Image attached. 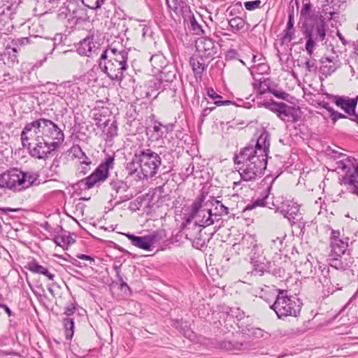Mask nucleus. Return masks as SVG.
Wrapping results in <instances>:
<instances>
[{"mask_svg":"<svg viewBox=\"0 0 358 358\" xmlns=\"http://www.w3.org/2000/svg\"><path fill=\"white\" fill-rule=\"evenodd\" d=\"M150 62L153 69L155 70V73L163 75L166 73V69L168 66L164 55L162 54L154 55L150 57Z\"/></svg>","mask_w":358,"mask_h":358,"instance_id":"b1692460","label":"nucleus"},{"mask_svg":"<svg viewBox=\"0 0 358 358\" xmlns=\"http://www.w3.org/2000/svg\"><path fill=\"white\" fill-rule=\"evenodd\" d=\"M262 2L260 0L249 1L244 3V6L248 10H254L259 8Z\"/></svg>","mask_w":358,"mask_h":358,"instance_id":"e2e57ef3","label":"nucleus"},{"mask_svg":"<svg viewBox=\"0 0 358 358\" xmlns=\"http://www.w3.org/2000/svg\"><path fill=\"white\" fill-rule=\"evenodd\" d=\"M277 292L275 300L270 308L275 311L278 317L281 319L287 316L297 317L301 308L299 299L289 297L287 290L278 289Z\"/></svg>","mask_w":358,"mask_h":358,"instance_id":"423d86ee","label":"nucleus"},{"mask_svg":"<svg viewBox=\"0 0 358 358\" xmlns=\"http://www.w3.org/2000/svg\"><path fill=\"white\" fill-rule=\"evenodd\" d=\"M76 306L77 304L76 301L67 303L64 311V314L68 316L67 317H69L74 314L76 309Z\"/></svg>","mask_w":358,"mask_h":358,"instance_id":"69168bd1","label":"nucleus"},{"mask_svg":"<svg viewBox=\"0 0 358 358\" xmlns=\"http://www.w3.org/2000/svg\"><path fill=\"white\" fill-rule=\"evenodd\" d=\"M206 197V194H205L204 192H203L196 199V200L194 201L191 206V213H192L193 215H197V214L199 213Z\"/></svg>","mask_w":358,"mask_h":358,"instance_id":"58836bf2","label":"nucleus"},{"mask_svg":"<svg viewBox=\"0 0 358 358\" xmlns=\"http://www.w3.org/2000/svg\"><path fill=\"white\" fill-rule=\"evenodd\" d=\"M306 69L308 72H315L317 69V62L314 59L308 58L305 62Z\"/></svg>","mask_w":358,"mask_h":358,"instance_id":"13d9d810","label":"nucleus"},{"mask_svg":"<svg viewBox=\"0 0 358 358\" xmlns=\"http://www.w3.org/2000/svg\"><path fill=\"white\" fill-rule=\"evenodd\" d=\"M218 345L220 348L229 351L245 350L249 347L247 342H233L227 340L220 341Z\"/></svg>","mask_w":358,"mask_h":358,"instance_id":"bb28decb","label":"nucleus"},{"mask_svg":"<svg viewBox=\"0 0 358 358\" xmlns=\"http://www.w3.org/2000/svg\"><path fill=\"white\" fill-rule=\"evenodd\" d=\"M242 333L252 338L267 339L270 337V334L268 332L260 328L253 327H246L242 329Z\"/></svg>","mask_w":358,"mask_h":358,"instance_id":"c756f323","label":"nucleus"},{"mask_svg":"<svg viewBox=\"0 0 358 358\" xmlns=\"http://www.w3.org/2000/svg\"><path fill=\"white\" fill-rule=\"evenodd\" d=\"M227 22L229 27V30L234 34H237L244 32L246 30L245 27L247 24V21L241 17L227 18Z\"/></svg>","mask_w":358,"mask_h":358,"instance_id":"a878e982","label":"nucleus"},{"mask_svg":"<svg viewBox=\"0 0 358 358\" xmlns=\"http://www.w3.org/2000/svg\"><path fill=\"white\" fill-rule=\"evenodd\" d=\"M243 249L249 257L252 265L251 273L262 276L267 269H269L271 262L266 261L260 245L252 236L245 237L242 241Z\"/></svg>","mask_w":358,"mask_h":358,"instance_id":"20e7f679","label":"nucleus"},{"mask_svg":"<svg viewBox=\"0 0 358 358\" xmlns=\"http://www.w3.org/2000/svg\"><path fill=\"white\" fill-rule=\"evenodd\" d=\"M270 93L273 94L276 98L288 101L289 94L282 90H277L272 85Z\"/></svg>","mask_w":358,"mask_h":358,"instance_id":"5fc2aeb1","label":"nucleus"},{"mask_svg":"<svg viewBox=\"0 0 358 358\" xmlns=\"http://www.w3.org/2000/svg\"><path fill=\"white\" fill-rule=\"evenodd\" d=\"M278 210L289 220L292 225L296 223L300 215L299 206L292 201H287L280 209Z\"/></svg>","mask_w":358,"mask_h":358,"instance_id":"6ab92c4d","label":"nucleus"},{"mask_svg":"<svg viewBox=\"0 0 358 358\" xmlns=\"http://www.w3.org/2000/svg\"><path fill=\"white\" fill-rule=\"evenodd\" d=\"M71 153L75 158L80 160V163L83 165L89 166L92 164V161L85 155V153L83 151L79 145H73L71 148Z\"/></svg>","mask_w":358,"mask_h":358,"instance_id":"72a5a7b5","label":"nucleus"},{"mask_svg":"<svg viewBox=\"0 0 358 358\" xmlns=\"http://www.w3.org/2000/svg\"><path fill=\"white\" fill-rule=\"evenodd\" d=\"M206 94L208 97L213 99L214 101V103L218 106H229L234 103V102L230 100L222 101V96L217 94L211 87L206 89Z\"/></svg>","mask_w":358,"mask_h":358,"instance_id":"f704fd0d","label":"nucleus"},{"mask_svg":"<svg viewBox=\"0 0 358 358\" xmlns=\"http://www.w3.org/2000/svg\"><path fill=\"white\" fill-rule=\"evenodd\" d=\"M190 24L192 30L195 31L196 34H199V32H203V31L201 29V26L197 22L194 16L190 19Z\"/></svg>","mask_w":358,"mask_h":358,"instance_id":"774afa93","label":"nucleus"},{"mask_svg":"<svg viewBox=\"0 0 358 358\" xmlns=\"http://www.w3.org/2000/svg\"><path fill=\"white\" fill-rule=\"evenodd\" d=\"M320 62L321 64L320 73L326 78L334 73L341 66L338 56H323L320 59Z\"/></svg>","mask_w":358,"mask_h":358,"instance_id":"f3484780","label":"nucleus"},{"mask_svg":"<svg viewBox=\"0 0 358 358\" xmlns=\"http://www.w3.org/2000/svg\"><path fill=\"white\" fill-rule=\"evenodd\" d=\"M345 274L336 270L330 271L329 267H324L321 270V274L318 280L322 286L326 289L328 293H334L342 288V278Z\"/></svg>","mask_w":358,"mask_h":358,"instance_id":"1a4fd4ad","label":"nucleus"},{"mask_svg":"<svg viewBox=\"0 0 358 358\" xmlns=\"http://www.w3.org/2000/svg\"><path fill=\"white\" fill-rule=\"evenodd\" d=\"M134 159L139 163L140 166L139 180L154 177L162 164L159 155L150 148L137 150L134 154Z\"/></svg>","mask_w":358,"mask_h":358,"instance_id":"39448f33","label":"nucleus"},{"mask_svg":"<svg viewBox=\"0 0 358 358\" xmlns=\"http://www.w3.org/2000/svg\"><path fill=\"white\" fill-rule=\"evenodd\" d=\"M256 140L255 144H249L243 149H249L255 151V154L268 159V154L270 148V134L265 129L261 130Z\"/></svg>","mask_w":358,"mask_h":358,"instance_id":"ddd939ff","label":"nucleus"},{"mask_svg":"<svg viewBox=\"0 0 358 358\" xmlns=\"http://www.w3.org/2000/svg\"><path fill=\"white\" fill-rule=\"evenodd\" d=\"M329 264L336 271H345L352 267L354 264V258L349 252L338 256L329 255Z\"/></svg>","mask_w":358,"mask_h":358,"instance_id":"2eb2a0df","label":"nucleus"},{"mask_svg":"<svg viewBox=\"0 0 358 358\" xmlns=\"http://www.w3.org/2000/svg\"><path fill=\"white\" fill-rule=\"evenodd\" d=\"M90 44V37L84 38L79 43L78 47L77 48V52L79 55L89 57L87 52L89 45Z\"/></svg>","mask_w":358,"mask_h":358,"instance_id":"49530a36","label":"nucleus"},{"mask_svg":"<svg viewBox=\"0 0 358 358\" xmlns=\"http://www.w3.org/2000/svg\"><path fill=\"white\" fill-rule=\"evenodd\" d=\"M187 239H189L192 243V246L196 249H201L205 245V241L201 238V235L199 234V237L193 238L192 236L189 234V233L184 231Z\"/></svg>","mask_w":358,"mask_h":358,"instance_id":"de8ad7c7","label":"nucleus"},{"mask_svg":"<svg viewBox=\"0 0 358 358\" xmlns=\"http://www.w3.org/2000/svg\"><path fill=\"white\" fill-rule=\"evenodd\" d=\"M271 185H268L266 189L264 190L263 197L261 199H257L253 201H252L250 203L248 204L244 210L243 212H245L247 210H251L252 209L260 206H267L269 208H272V206H270V203L268 201L269 199V194L271 189Z\"/></svg>","mask_w":358,"mask_h":358,"instance_id":"412c9836","label":"nucleus"},{"mask_svg":"<svg viewBox=\"0 0 358 358\" xmlns=\"http://www.w3.org/2000/svg\"><path fill=\"white\" fill-rule=\"evenodd\" d=\"M227 13L229 17H238V15H241L243 13V8L242 7V4L241 2H236V3L229 6L227 9Z\"/></svg>","mask_w":358,"mask_h":358,"instance_id":"79ce46f5","label":"nucleus"},{"mask_svg":"<svg viewBox=\"0 0 358 358\" xmlns=\"http://www.w3.org/2000/svg\"><path fill=\"white\" fill-rule=\"evenodd\" d=\"M306 50L309 55L310 57H311L313 54L314 48L315 45L316 41L311 38V36H306Z\"/></svg>","mask_w":358,"mask_h":358,"instance_id":"4d7b16f0","label":"nucleus"},{"mask_svg":"<svg viewBox=\"0 0 358 358\" xmlns=\"http://www.w3.org/2000/svg\"><path fill=\"white\" fill-rule=\"evenodd\" d=\"M244 312L236 309H230V311L227 313L226 315V322H234V319L236 318L238 320H241L244 317Z\"/></svg>","mask_w":358,"mask_h":358,"instance_id":"a18cd8bd","label":"nucleus"},{"mask_svg":"<svg viewBox=\"0 0 358 358\" xmlns=\"http://www.w3.org/2000/svg\"><path fill=\"white\" fill-rule=\"evenodd\" d=\"M234 162L238 166L241 178L245 181H252L264 174L267 158L256 155L252 149H241L238 154L234 155Z\"/></svg>","mask_w":358,"mask_h":358,"instance_id":"f257e3e1","label":"nucleus"},{"mask_svg":"<svg viewBox=\"0 0 358 358\" xmlns=\"http://www.w3.org/2000/svg\"><path fill=\"white\" fill-rule=\"evenodd\" d=\"M105 126H108V123L111 122L110 126L106 129V135L108 137L113 138L117 135V122L115 120H106L105 122Z\"/></svg>","mask_w":358,"mask_h":358,"instance_id":"c03bdc74","label":"nucleus"},{"mask_svg":"<svg viewBox=\"0 0 358 358\" xmlns=\"http://www.w3.org/2000/svg\"><path fill=\"white\" fill-rule=\"evenodd\" d=\"M64 327L65 330L66 338L71 340L74 333V322L72 318L66 317L63 320Z\"/></svg>","mask_w":358,"mask_h":358,"instance_id":"4c0bfd02","label":"nucleus"},{"mask_svg":"<svg viewBox=\"0 0 358 358\" xmlns=\"http://www.w3.org/2000/svg\"><path fill=\"white\" fill-rule=\"evenodd\" d=\"M114 156H108L103 162L99 164L96 169L83 182H85L86 189H91L94 186L104 182L109 176V170L114 167Z\"/></svg>","mask_w":358,"mask_h":358,"instance_id":"6e6552de","label":"nucleus"},{"mask_svg":"<svg viewBox=\"0 0 358 358\" xmlns=\"http://www.w3.org/2000/svg\"><path fill=\"white\" fill-rule=\"evenodd\" d=\"M110 187L112 190L115 192V199L117 197V194H122L127 192L129 188L127 182L117 178L110 180Z\"/></svg>","mask_w":358,"mask_h":358,"instance_id":"2f4dec72","label":"nucleus"},{"mask_svg":"<svg viewBox=\"0 0 358 358\" xmlns=\"http://www.w3.org/2000/svg\"><path fill=\"white\" fill-rule=\"evenodd\" d=\"M25 267L33 273L41 274L46 276L50 280H53L55 276V274L50 273L46 267L40 265L35 259L28 262Z\"/></svg>","mask_w":358,"mask_h":358,"instance_id":"4be33fe9","label":"nucleus"},{"mask_svg":"<svg viewBox=\"0 0 358 358\" xmlns=\"http://www.w3.org/2000/svg\"><path fill=\"white\" fill-rule=\"evenodd\" d=\"M286 236V234L282 233L280 236H277L275 238H273L271 241L272 247L275 248L279 251H281L285 248L284 241Z\"/></svg>","mask_w":358,"mask_h":358,"instance_id":"09e8293b","label":"nucleus"},{"mask_svg":"<svg viewBox=\"0 0 358 358\" xmlns=\"http://www.w3.org/2000/svg\"><path fill=\"white\" fill-rule=\"evenodd\" d=\"M22 171L17 168L10 169L0 174V188L14 192L23 190Z\"/></svg>","mask_w":358,"mask_h":358,"instance_id":"9d476101","label":"nucleus"},{"mask_svg":"<svg viewBox=\"0 0 358 358\" xmlns=\"http://www.w3.org/2000/svg\"><path fill=\"white\" fill-rule=\"evenodd\" d=\"M254 80L255 82L253 83V87L257 94H264L268 92H270L272 85L269 78H262L259 80L254 78Z\"/></svg>","mask_w":358,"mask_h":358,"instance_id":"7c9ffc66","label":"nucleus"},{"mask_svg":"<svg viewBox=\"0 0 358 358\" xmlns=\"http://www.w3.org/2000/svg\"><path fill=\"white\" fill-rule=\"evenodd\" d=\"M196 50L206 60L213 59L217 53V47L215 41L210 38H201L196 43Z\"/></svg>","mask_w":358,"mask_h":358,"instance_id":"4468645a","label":"nucleus"},{"mask_svg":"<svg viewBox=\"0 0 358 358\" xmlns=\"http://www.w3.org/2000/svg\"><path fill=\"white\" fill-rule=\"evenodd\" d=\"M211 204L215 206L214 216L215 217L221 216L222 215L229 214V208L225 206L220 201L215 199H212Z\"/></svg>","mask_w":358,"mask_h":358,"instance_id":"e433bc0d","label":"nucleus"},{"mask_svg":"<svg viewBox=\"0 0 358 358\" xmlns=\"http://www.w3.org/2000/svg\"><path fill=\"white\" fill-rule=\"evenodd\" d=\"M54 240L57 245L60 246L64 249L67 248L75 242V240L71 237V236L66 234V232L63 234L55 236Z\"/></svg>","mask_w":358,"mask_h":358,"instance_id":"c9c22d12","label":"nucleus"},{"mask_svg":"<svg viewBox=\"0 0 358 358\" xmlns=\"http://www.w3.org/2000/svg\"><path fill=\"white\" fill-rule=\"evenodd\" d=\"M259 106H263L266 108L275 113L277 116L284 122H296L299 120V108L288 106L284 102L264 101L259 103Z\"/></svg>","mask_w":358,"mask_h":358,"instance_id":"0eeeda50","label":"nucleus"},{"mask_svg":"<svg viewBox=\"0 0 358 358\" xmlns=\"http://www.w3.org/2000/svg\"><path fill=\"white\" fill-rule=\"evenodd\" d=\"M184 1L182 0H166V4L169 9L178 14L182 9Z\"/></svg>","mask_w":358,"mask_h":358,"instance_id":"a19ab883","label":"nucleus"},{"mask_svg":"<svg viewBox=\"0 0 358 358\" xmlns=\"http://www.w3.org/2000/svg\"><path fill=\"white\" fill-rule=\"evenodd\" d=\"M100 44L94 40V37H90V44L88 48L89 57L93 53H96V51L99 49Z\"/></svg>","mask_w":358,"mask_h":358,"instance_id":"0e129e2a","label":"nucleus"},{"mask_svg":"<svg viewBox=\"0 0 358 358\" xmlns=\"http://www.w3.org/2000/svg\"><path fill=\"white\" fill-rule=\"evenodd\" d=\"M99 66L101 71L105 73L110 80L121 82L124 78V72L128 69V64L118 62H110L108 59H100Z\"/></svg>","mask_w":358,"mask_h":358,"instance_id":"9b49d317","label":"nucleus"},{"mask_svg":"<svg viewBox=\"0 0 358 358\" xmlns=\"http://www.w3.org/2000/svg\"><path fill=\"white\" fill-rule=\"evenodd\" d=\"M25 129L23 128L20 139L24 148L29 150V155L38 159H46L52 157L59 149L58 143L42 140L38 135L31 136L25 134Z\"/></svg>","mask_w":358,"mask_h":358,"instance_id":"7ed1b4c3","label":"nucleus"},{"mask_svg":"<svg viewBox=\"0 0 358 358\" xmlns=\"http://www.w3.org/2000/svg\"><path fill=\"white\" fill-rule=\"evenodd\" d=\"M151 87H154L156 90L164 91L166 86L164 83V75L159 74V78L150 81Z\"/></svg>","mask_w":358,"mask_h":358,"instance_id":"603ef678","label":"nucleus"},{"mask_svg":"<svg viewBox=\"0 0 358 358\" xmlns=\"http://www.w3.org/2000/svg\"><path fill=\"white\" fill-rule=\"evenodd\" d=\"M150 246L155 243H159L167 238V234L165 229H159L148 235Z\"/></svg>","mask_w":358,"mask_h":358,"instance_id":"473e14b6","label":"nucleus"},{"mask_svg":"<svg viewBox=\"0 0 358 358\" xmlns=\"http://www.w3.org/2000/svg\"><path fill=\"white\" fill-rule=\"evenodd\" d=\"M100 59H108L110 62H118L121 63H127L128 51L125 49L122 43L119 41H115L110 44L107 48L103 50Z\"/></svg>","mask_w":358,"mask_h":358,"instance_id":"f8f14e48","label":"nucleus"},{"mask_svg":"<svg viewBox=\"0 0 358 358\" xmlns=\"http://www.w3.org/2000/svg\"><path fill=\"white\" fill-rule=\"evenodd\" d=\"M334 103L348 114L352 121L356 122L358 124V114L355 113V108L357 101L354 99H346L343 96H334Z\"/></svg>","mask_w":358,"mask_h":358,"instance_id":"dca6fc26","label":"nucleus"},{"mask_svg":"<svg viewBox=\"0 0 358 358\" xmlns=\"http://www.w3.org/2000/svg\"><path fill=\"white\" fill-rule=\"evenodd\" d=\"M140 168L139 163L136 160L134 159V157H133V159L131 162H128L126 166V170L128 173L129 176H133L134 175H136L137 178H138V175L140 171H138V169Z\"/></svg>","mask_w":358,"mask_h":358,"instance_id":"37998d69","label":"nucleus"},{"mask_svg":"<svg viewBox=\"0 0 358 358\" xmlns=\"http://www.w3.org/2000/svg\"><path fill=\"white\" fill-rule=\"evenodd\" d=\"M341 184H344L349 187L358 185V162L353 165V171L349 173V171L341 179Z\"/></svg>","mask_w":358,"mask_h":358,"instance_id":"cd10ccee","label":"nucleus"},{"mask_svg":"<svg viewBox=\"0 0 358 358\" xmlns=\"http://www.w3.org/2000/svg\"><path fill=\"white\" fill-rule=\"evenodd\" d=\"M6 3L4 4L7 10L15 11L18 6L22 3V0H3Z\"/></svg>","mask_w":358,"mask_h":358,"instance_id":"6e6d98bb","label":"nucleus"},{"mask_svg":"<svg viewBox=\"0 0 358 358\" xmlns=\"http://www.w3.org/2000/svg\"><path fill=\"white\" fill-rule=\"evenodd\" d=\"M124 235L129 238L134 246L145 250H150L151 246L148 235L143 236H137L131 234H125Z\"/></svg>","mask_w":358,"mask_h":358,"instance_id":"393cba45","label":"nucleus"},{"mask_svg":"<svg viewBox=\"0 0 358 358\" xmlns=\"http://www.w3.org/2000/svg\"><path fill=\"white\" fill-rule=\"evenodd\" d=\"M38 178H39V174L37 172H34V171L23 172L22 171V182H23V183H22L23 189L29 188V187H31L33 185L39 184L40 182H37Z\"/></svg>","mask_w":358,"mask_h":358,"instance_id":"c85d7f7f","label":"nucleus"},{"mask_svg":"<svg viewBox=\"0 0 358 358\" xmlns=\"http://www.w3.org/2000/svg\"><path fill=\"white\" fill-rule=\"evenodd\" d=\"M204 57L199 55L192 56L190 58V64L196 77L201 78L203 73L206 70L209 62H205Z\"/></svg>","mask_w":358,"mask_h":358,"instance_id":"aec40b11","label":"nucleus"},{"mask_svg":"<svg viewBox=\"0 0 358 358\" xmlns=\"http://www.w3.org/2000/svg\"><path fill=\"white\" fill-rule=\"evenodd\" d=\"M294 24V6L289 8L288 10V22L287 24V27L288 29H293Z\"/></svg>","mask_w":358,"mask_h":358,"instance_id":"338daca9","label":"nucleus"},{"mask_svg":"<svg viewBox=\"0 0 358 358\" xmlns=\"http://www.w3.org/2000/svg\"><path fill=\"white\" fill-rule=\"evenodd\" d=\"M303 5L301 10V16L305 19H308L310 16V10L313 6L309 0H303Z\"/></svg>","mask_w":358,"mask_h":358,"instance_id":"864d4df0","label":"nucleus"},{"mask_svg":"<svg viewBox=\"0 0 358 358\" xmlns=\"http://www.w3.org/2000/svg\"><path fill=\"white\" fill-rule=\"evenodd\" d=\"M169 67L167 66L166 69V73L164 74V83L166 84V86L169 85V83L172 82L173 79L176 78V73L174 71H172L169 69Z\"/></svg>","mask_w":358,"mask_h":358,"instance_id":"680f3d73","label":"nucleus"},{"mask_svg":"<svg viewBox=\"0 0 358 358\" xmlns=\"http://www.w3.org/2000/svg\"><path fill=\"white\" fill-rule=\"evenodd\" d=\"M106 0H81L82 3L87 8L96 10L100 8Z\"/></svg>","mask_w":358,"mask_h":358,"instance_id":"3c124183","label":"nucleus"},{"mask_svg":"<svg viewBox=\"0 0 358 358\" xmlns=\"http://www.w3.org/2000/svg\"><path fill=\"white\" fill-rule=\"evenodd\" d=\"M305 36H311L316 41H323L326 36L324 18L320 16V21L315 23L310 29L306 28L304 31Z\"/></svg>","mask_w":358,"mask_h":358,"instance_id":"a211bd4d","label":"nucleus"},{"mask_svg":"<svg viewBox=\"0 0 358 358\" xmlns=\"http://www.w3.org/2000/svg\"><path fill=\"white\" fill-rule=\"evenodd\" d=\"M155 122H158V124H155L153 126V131L156 133L155 139L158 140L163 138L165 135V132L163 130L162 124L159 123V122L155 121Z\"/></svg>","mask_w":358,"mask_h":358,"instance_id":"052dcab7","label":"nucleus"},{"mask_svg":"<svg viewBox=\"0 0 358 358\" xmlns=\"http://www.w3.org/2000/svg\"><path fill=\"white\" fill-rule=\"evenodd\" d=\"M24 128L25 134L29 136L31 134H36L42 140L58 143V147H60L64 140L63 130L52 120L45 117H40L27 123Z\"/></svg>","mask_w":358,"mask_h":358,"instance_id":"f03ea898","label":"nucleus"},{"mask_svg":"<svg viewBox=\"0 0 358 358\" xmlns=\"http://www.w3.org/2000/svg\"><path fill=\"white\" fill-rule=\"evenodd\" d=\"M353 165H355V164L349 157L345 158L338 162V167L345 171V173L348 171H349V173H352L351 166L353 167Z\"/></svg>","mask_w":358,"mask_h":358,"instance_id":"8fccbe9b","label":"nucleus"},{"mask_svg":"<svg viewBox=\"0 0 358 358\" xmlns=\"http://www.w3.org/2000/svg\"><path fill=\"white\" fill-rule=\"evenodd\" d=\"M348 241L349 238L343 234L342 239L330 243L331 253L329 255L338 256L339 254L344 255L348 247Z\"/></svg>","mask_w":358,"mask_h":358,"instance_id":"5701e85b","label":"nucleus"},{"mask_svg":"<svg viewBox=\"0 0 358 358\" xmlns=\"http://www.w3.org/2000/svg\"><path fill=\"white\" fill-rule=\"evenodd\" d=\"M292 29H288L286 27V29L284 30L282 36L281 38L282 43H289L294 38V34L292 31Z\"/></svg>","mask_w":358,"mask_h":358,"instance_id":"bf43d9fd","label":"nucleus"},{"mask_svg":"<svg viewBox=\"0 0 358 358\" xmlns=\"http://www.w3.org/2000/svg\"><path fill=\"white\" fill-rule=\"evenodd\" d=\"M201 213H203V215H202V219L201 220L198 221L197 224L199 226L206 227H208V226H210V225L214 224V219H213L214 214L212 213L211 210H207V212H206V213L208 215L207 217L206 216L204 211H202Z\"/></svg>","mask_w":358,"mask_h":358,"instance_id":"ea45409f","label":"nucleus"}]
</instances>
